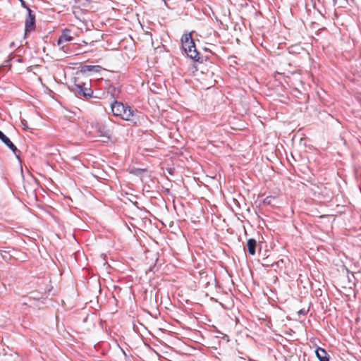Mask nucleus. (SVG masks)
I'll use <instances>...</instances> for the list:
<instances>
[{"label":"nucleus","mask_w":361,"mask_h":361,"mask_svg":"<svg viewBox=\"0 0 361 361\" xmlns=\"http://www.w3.org/2000/svg\"><path fill=\"white\" fill-rule=\"evenodd\" d=\"M111 111L114 116H118L124 121L136 125L139 121L137 111L133 110L130 106L123 103L115 101L111 104Z\"/></svg>","instance_id":"1"},{"label":"nucleus","mask_w":361,"mask_h":361,"mask_svg":"<svg viewBox=\"0 0 361 361\" xmlns=\"http://www.w3.org/2000/svg\"><path fill=\"white\" fill-rule=\"evenodd\" d=\"M182 47L186 54L192 59L195 61H199L200 54L197 51L195 45V42L190 33L183 35L181 38Z\"/></svg>","instance_id":"2"},{"label":"nucleus","mask_w":361,"mask_h":361,"mask_svg":"<svg viewBox=\"0 0 361 361\" xmlns=\"http://www.w3.org/2000/svg\"><path fill=\"white\" fill-rule=\"evenodd\" d=\"M26 8L27 10V16L26 17L25 22V34H27V32H30L35 30V16L30 8Z\"/></svg>","instance_id":"3"},{"label":"nucleus","mask_w":361,"mask_h":361,"mask_svg":"<svg viewBox=\"0 0 361 361\" xmlns=\"http://www.w3.org/2000/svg\"><path fill=\"white\" fill-rule=\"evenodd\" d=\"M73 36L71 35V30L68 28L64 29L58 40V44L63 47L64 42H70L73 40Z\"/></svg>","instance_id":"4"},{"label":"nucleus","mask_w":361,"mask_h":361,"mask_svg":"<svg viewBox=\"0 0 361 361\" xmlns=\"http://www.w3.org/2000/svg\"><path fill=\"white\" fill-rule=\"evenodd\" d=\"M0 140L9 148L13 152L17 155V152H19V150L17 147L13 144V142L10 140V139L6 137L1 130H0Z\"/></svg>","instance_id":"5"},{"label":"nucleus","mask_w":361,"mask_h":361,"mask_svg":"<svg viewBox=\"0 0 361 361\" xmlns=\"http://www.w3.org/2000/svg\"><path fill=\"white\" fill-rule=\"evenodd\" d=\"M315 353L319 361H329V356L324 349L317 348Z\"/></svg>","instance_id":"6"},{"label":"nucleus","mask_w":361,"mask_h":361,"mask_svg":"<svg viewBox=\"0 0 361 361\" xmlns=\"http://www.w3.org/2000/svg\"><path fill=\"white\" fill-rule=\"evenodd\" d=\"M247 246L250 255H255L256 252L257 242L253 238H250L247 241Z\"/></svg>","instance_id":"7"},{"label":"nucleus","mask_w":361,"mask_h":361,"mask_svg":"<svg viewBox=\"0 0 361 361\" xmlns=\"http://www.w3.org/2000/svg\"><path fill=\"white\" fill-rule=\"evenodd\" d=\"M78 87V92L80 94L83 95L84 97H91L92 94V91L90 88H82L80 84H76Z\"/></svg>","instance_id":"8"},{"label":"nucleus","mask_w":361,"mask_h":361,"mask_svg":"<svg viewBox=\"0 0 361 361\" xmlns=\"http://www.w3.org/2000/svg\"><path fill=\"white\" fill-rule=\"evenodd\" d=\"M101 66H85L82 67V71L83 72L86 71H94V72H99L101 70Z\"/></svg>","instance_id":"9"},{"label":"nucleus","mask_w":361,"mask_h":361,"mask_svg":"<svg viewBox=\"0 0 361 361\" xmlns=\"http://www.w3.org/2000/svg\"><path fill=\"white\" fill-rule=\"evenodd\" d=\"M98 133H99L100 136L108 137H109V131L106 130L104 129V128H103V129L102 130L101 126H99L98 128Z\"/></svg>","instance_id":"10"},{"label":"nucleus","mask_w":361,"mask_h":361,"mask_svg":"<svg viewBox=\"0 0 361 361\" xmlns=\"http://www.w3.org/2000/svg\"><path fill=\"white\" fill-rule=\"evenodd\" d=\"M275 197L274 196H268L263 200V204L266 205H270L272 203V200H274Z\"/></svg>","instance_id":"11"},{"label":"nucleus","mask_w":361,"mask_h":361,"mask_svg":"<svg viewBox=\"0 0 361 361\" xmlns=\"http://www.w3.org/2000/svg\"><path fill=\"white\" fill-rule=\"evenodd\" d=\"M229 361H244V359L238 356H233L229 358Z\"/></svg>","instance_id":"12"},{"label":"nucleus","mask_w":361,"mask_h":361,"mask_svg":"<svg viewBox=\"0 0 361 361\" xmlns=\"http://www.w3.org/2000/svg\"><path fill=\"white\" fill-rule=\"evenodd\" d=\"M77 3L85 5L87 3H90L92 0H75Z\"/></svg>","instance_id":"13"},{"label":"nucleus","mask_w":361,"mask_h":361,"mask_svg":"<svg viewBox=\"0 0 361 361\" xmlns=\"http://www.w3.org/2000/svg\"><path fill=\"white\" fill-rule=\"evenodd\" d=\"M334 4H336L337 0H332Z\"/></svg>","instance_id":"14"}]
</instances>
